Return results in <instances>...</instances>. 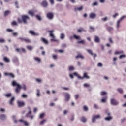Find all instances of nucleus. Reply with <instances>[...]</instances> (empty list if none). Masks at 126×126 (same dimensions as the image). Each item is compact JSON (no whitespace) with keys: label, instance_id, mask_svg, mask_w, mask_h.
Masks as SVG:
<instances>
[{"label":"nucleus","instance_id":"40","mask_svg":"<svg viewBox=\"0 0 126 126\" xmlns=\"http://www.w3.org/2000/svg\"><path fill=\"white\" fill-rule=\"evenodd\" d=\"M46 122H47V120L44 119L40 122V125H44Z\"/></svg>","mask_w":126,"mask_h":126},{"label":"nucleus","instance_id":"10","mask_svg":"<svg viewBox=\"0 0 126 126\" xmlns=\"http://www.w3.org/2000/svg\"><path fill=\"white\" fill-rule=\"evenodd\" d=\"M28 109L29 110V112L26 114V117H27V118H30V116H31V114L32 113L31 111V108H30V107H28Z\"/></svg>","mask_w":126,"mask_h":126},{"label":"nucleus","instance_id":"8","mask_svg":"<svg viewBox=\"0 0 126 126\" xmlns=\"http://www.w3.org/2000/svg\"><path fill=\"white\" fill-rule=\"evenodd\" d=\"M16 52H17L18 53H21V52H23V53H26V50L23 48H17L16 49Z\"/></svg>","mask_w":126,"mask_h":126},{"label":"nucleus","instance_id":"34","mask_svg":"<svg viewBox=\"0 0 126 126\" xmlns=\"http://www.w3.org/2000/svg\"><path fill=\"white\" fill-rule=\"evenodd\" d=\"M77 44H83V45H84L85 44V41L84 40L77 41Z\"/></svg>","mask_w":126,"mask_h":126},{"label":"nucleus","instance_id":"29","mask_svg":"<svg viewBox=\"0 0 126 126\" xmlns=\"http://www.w3.org/2000/svg\"><path fill=\"white\" fill-rule=\"evenodd\" d=\"M94 41H95V43H99L100 42V38H99V37H98L97 36H95Z\"/></svg>","mask_w":126,"mask_h":126},{"label":"nucleus","instance_id":"33","mask_svg":"<svg viewBox=\"0 0 126 126\" xmlns=\"http://www.w3.org/2000/svg\"><path fill=\"white\" fill-rule=\"evenodd\" d=\"M73 37H74V39H75L76 40H80V39H81L80 36H79L78 35H74Z\"/></svg>","mask_w":126,"mask_h":126},{"label":"nucleus","instance_id":"57","mask_svg":"<svg viewBox=\"0 0 126 126\" xmlns=\"http://www.w3.org/2000/svg\"><path fill=\"white\" fill-rule=\"evenodd\" d=\"M119 15V14L118 13H116L114 15H113V18H116V16H118Z\"/></svg>","mask_w":126,"mask_h":126},{"label":"nucleus","instance_id":"31","mask_svg":"<svg viewBox=\"0 0 126 126\" xmlns=\"http://www.w3.org/2000/svg\"><path fill=\"white\" fill-rule=\"evenodd\" d=\"M3 60L4 61V62H5L6 63H9V62H10V60H9V59H8L7 57H4L3 58Z\"/></svg>","mask_w":126,"mask_h":126},{"label":"nucleus","instance_id":"12","mask_svg":"<svg viewBox=\"0 0 126 126\" xmlns=\"http://www.w3.org/2000/svg\"><path fill=\"white\" fill-rule=\"evenodd\" d=\"M65 100L66 102H68V101H69V100L70 99V95H69V94L66 93L65 95Z\"/></svg>","mask_w":126,"mask_h":126},{"label":"nucleus","instance_id":"55","mask_svg":"<svg viewBox=\"0 0 126 126\" xmlns=\"http://www.w3.org/2000/svg\"><path fill=\"white\" fill-rule=\"evenodd\" d=\"M40 91L37 90V97H40Z\"/></svg>","mask_w":126,"mask_h":126},{"label":"nucleus","instance_id":"53","mask_svg":"<svg viewBox=\"0 0 126 126\" xmlns=\"http://www.w3.org/2000/svg\"><path fill=\"white\" fill-rule=\"evenodd\" d=\"M84 31V30L83 28H80L78 30V32H82Z\"/></svg>","mask_w":126,"mask_h":126},{"label":"nucleus","instance_id":"56","mask_svg":"<svg viewBox=\"0 0 126 126\" xmlns=\"http://www.w3.org/2000/svg\"><path fill=\"white\" fill-rule=\"evenodd\" d=\"M49 1L51 4H54V3H55V1H54V0H49Z\"/></svg>","mask_w":126,"mask_h":126},{"label":"nucleus","instance_id":"19","mask_svg":"<svg viewBox=\"0 0 126 126\" xmlns=\"http://www.w3.org/2000/svg\"><path fill=\"white\" fill-rule=\"evenodd\" d=\"M14 100H15V99L13 97L9 101V104L11 106H13V102H14Z\"/></svg>","mask_w":126,"mask_h":126},{"label":"nucleus","instance_id":"39","mask_svg":"<svg viewBox=\"0 0 126 126\" xmlns=\"http://www.w3.org/2000/svg\"><path fill=\"white\" fill-rule=\"evenodd\" d=\"M35 61L38 62V63H40L41 62V59L38 57L34 58Z\"/></svg>","mask_w":126,"mask_h":126},{"label":"nucleus","instance_id":"27","mask_svg":"<svg viewBox=\"0 0 126 126\" xmlns=\"http://www.w3.org/2000/svg\"><path fill=\"white\" fill-rule=\"evenodd\" d=\"M0 119L1 120H5V119H6V116H5L4 114H2L0 115Z\"/></svg>","mask_w":126,"mask_h":126},{"label":"nucleus","instance_id":"21","mask_svg":"<svg viewBox=\"0 0 126 126\" xmlns=\"http://www.w3.org/2000/svg\"><path fill=\"white\" fill-rule=\"evenodd\" d=\"M90 18H92V19H94V18H96V14L92 13L90 14Z\"/></svg>","mask_w":126,"mask_h":126},{"label":"nucleus","instance_id":"14","mask_svg":"<svg viewBox=\"0 0 126 126\" xmlns=\"http://www.w3.org/2000/svg\"><path fill=\"white\" fill-rule=\"evenodd\" d=\"M125 17H126V16H123L122 17H121L120 19L118 21L117 24V28H119V27H120V23H121V21H122V20L125 18Z\"/></svg>","mask_w":126,"mask_h":126},{"label":"nucleus","instance_id":"18","mask_svg":"<svg viewBox=\"0 0 126 126\" xmlns=\"http://www.w3.org/2000/svg\"><path fill=\"white\" fill-rule=\"evenodd\" d=\"M41 5H42L43 7H47V6H48V2L47 1H43L41 3Z\"/></svg>","mask_w":126,"mask_h":126},{"label":"nucleus","instance_id":"32","mask_svg":"<svg viewBox=\"0 0 126 126\" xmlns=\"http://www.w3.org/2000/svg\"><path fill=\"white\" fill-rule=\"evenodd\" d=\"M11 25H12V26H17V22H16V21H13L11 22Z\"/></svg>","mask_w":126,"mask_h":126},{"label":"nucleus","instance_id":"20","mask_svg":"<svg viewBox=\"0 0 126 126\" xmlns=\"http://www.w3.org/2000/svg\"><path fill=\"white\" fill-rule=\"evenodd\" d=\"M107 99H108L107 96H105L104 97H102L101 100V103H106V102H107Z\"/></svg>","mask_w":126,"mask_h":126},{"label":"nucleus","instance_id":"13","mask_svg":"<svg viewBox=\"0 0 126 126\" xmlns=\"http://www.w3.org/2000/svg\"><path fill=\"white\" fill-rule=\"evenodd\" d=\"M110 115H111V113H108L107 114V116H109L105 118V121H111V120L113 119V117L112 116H110Z\"/></svg>","mask_w":126,"mask_h":126},{"label":"nucleus","instance_id":"26","mask_svg":"<svg viewBox=\"0 0 126 126\" xmlns=\"http://www.w3.org/2000/svg\"><path fill=\"white\" fill-rule=\"evenodd\" d=\"M10 11L7 10V11L4 12V15L5 17H6V16H7V15L10 14Z\"/></svg>","mask_w":126,"mask_h":126},{"label":"nucleus","instance_id":"44","mask_svg":"<svg viewBox=\"0 0 126 126\" xmlns=\"http://www.w3.org/2000/svg\"><path fill=\"white\" fill-rule=\"evenodd\" d=\"M53 57V59H54V60H57L58 59V56L56 55L53 54L52 55Z\"/></svg>","mask_w":126,"mask_h":126},{"label":"nucleus","instance_id":"16","mask_svg":"<svg viewBox=\"0 0 126 126\" xmlns=\"http://www.w3.org/2000/svg\"><path fill=\"white\" fill-rule=\"evenodd\" d=\"M19 122H21V123H23L24 126H29V123L28 122L24 121L22 119L19 120Z\"/></svg>","mask_w":126,"mask_h":126},{"label":"nucleus","instance_id":"49","mask_svg":"<svg viewBox=\"0 0 126 126\" xmlns=\"http://www.w3.org/2000/svg\"><path fill=\"white\" fill-rule=\"evenodd\" d=\"M36 17L37 19H38V20L40 21L42 20V18H41V16H39V15H36Z\"/></svg>","mask_w":126,"mask_h":126},{"label":"nucleus","instance_id":"4","mask_svg":"<svg viewBox=\"0 0 126 126\" xmlns=\"http://www.w3.org/2000/svg\"><path fill=\"white\" fill-rule=\"evenodd\" d=\"M50 36L51 37V42H59V40L56 39L55 35L53 34V32H51L50 33Z\"/></svg>","mask_w":126,"mask_h":126},{"label":"nucleus","instance_id":"58","mask_svg":"<svg viewBox=\"0 0 126 126\" xmlns=\"http://www.w3.org/2000/svg\"><path fill=\"white\" fill-rule=\"evenodd\" d=\"M6 31H8V32H13V30H12V29H7L6 30Z\"/></svg>","mask_w":126,"mask_h":126},{"label":"nucleus","instance_id":"41","mask_svg":"<svg viewBox=\"0 0 126 126\" xmlns=\"http://www.w3.org/2000/svg\"><path fill=\"white\" fill-rule=\"evenodd\" d=\"M117 91H118V92H119V93L121 94H123V90L121 88H118L117 89Z\"/></svg>","mask_w":126,"mask_h":126},{"label":"nucleus","instance_id":"59","mask_svg":"<svg viewBox=\"0 0 126 126\" xmlns=\"http://www.w3.org/2000/svg\"><path fill=\"white\" fill-rule=\"evenodd\" d=\"M109 42H110L111 44H113V40L112 39V38H109Z\"/></svg>","mask_w":126,"mask_h":126},{"label":"nucleus","instance_id":"48","mask_svg":"<svg viewBox=\"0 0 126 126\" xmlns=\"http://www.w3.org/2000/svg\"><path fill=\"white\" fill-rule=\"evenodd\" d=\"M61 39H62V40L64 39V34L63 33H62L61 34V36H60Z\"/></svg>","mask_w":126,"mask_h":126},{"label":"nucleus","instance_id":"64","mask_svg":"<svg viewBox=\"0 0 126 126\" xmlns=\"http://www.w3.org/2000/svg\"><path fill=\"white\" fill-rule=\"evenodd\" d=\"M36 81H37V82H41L42 81L40 79H36Z\"/></svg>","mask_w":126,"mask_h":126},{"label":"nucleus","instance_id":"54","mask_svg":"<svg viewBox=\"0 0 126 126\" xmlns=\"http://www.w3.org/2000/svg\"><path fill=\"white\" fill-rule=\"evenodd\" d=\"M15 5H16V7H17V8H19V6H18V2L16 1V2H15Z\"/></svg>","mask_w":126,"mask_h":126},{"label":"nucleus","instance_id":"43","mask_svg":"<svg viewBox=\"0 0 126 126\" xmlns=\"http://www.w3.org/2000/svg\"><path fill=\"white\" fill-rule=\"evenodd\" d=\"M44 117H45V114L42 113L40 115L39 118L43 119V118H44Z\"/></svg>","mask_w":126,"mask_h":126},{"label":"nucleus","instance_id":"62","mask_svg":"<svg viewBox=\"0 0 126 126\" xmlns=\"http://www.w3.org/2000/svg\"><path fill=\"white\" fill-rule=\"evenodd\" d=\"M62 88H63V90H69V88L63 87Z\"/></svg>","mask_w":126,"mask_h":126},{"label":"nucleus","instance_id":"1","mask_svg":"<svg viewBox=\"0 0 126 126\" xmlns=\"http://www.w3.org/2000/svg\"><path fill=\"white\" fill-rule=\"evenodd\" d=\"M12 85L13 86H17L15 89L16 93H19L20 92V89H23V90H26V86L25 85H23L21 86L19 84L17 83L15 81H13L12 83Z\"/></svg>","mask_w":126,"mask_h":126},{"label":"nucleus","instance_id":"60","mask_svg":"<svg viewBox=\"0 0 126 126\" xmlns=\"http://www.w3.org/2000/svg\"><path fill=\"white\" fill-rule=\"evenodd\" d=\"M0 43H4V39L0 38Z\"/></svg>","mask_w":126,"mask_h":126},{"label":"nucleus","instance_id":"46","mask_svg":"<svg viewBox=\"0 0 126 126\" xmlns=\"http://www.w3.org/2000/svg\"><path fill=\"white\" fill-rule=\"evenodd\" d=\"M107 30H108V31H109V32L113 31V28H112L111 27H108L107 28Z\"/></svg>","mask_w":126,"mask_h":126},{"label":"nucleus","instance_id":"38","mask_svg":"<svg viewBox=\"0 0 126 126\" xmlns=\"http://www.w3.org/2000/svg\"><path fill=\"white\" fill-rule=\"evenodd\" d=\"M83 109L85 112H87V111H88V107H87V106L86 105L83 106Z\"/></svg>","mask_w":126,"mask_h":126},{"label":"nucleus","instance_id":"50","mask_svg":"<svg viewBox=\"0 0 126 126\" xmlns=\"http://www.w3.org/2000/svg\"><path fill=\"white\" fill-rule=\"evenodd\" d=\"M22 98H27V95L25 94H23L22 95Z\"/></svg>","mask_w":126,"mask_h":126},{"label":"nucleus","instance_id":"6","mask_svg":"<svg viewBox=\"0 0 126 126\" xmlns=\"http://www.w3.org/2000/svg\"><path fill=\"white\" fill-rule=\"evenodd\" d=\"M87 52H88V53L89 54H90V55H91V56H93L94 59H95V58L96 57H97V54H93V52H92V50L91 49H87Z\"/></svg>","mask_w":126,"mask_h":126},{"label":"nucleus","instance_id":"61","mask_svg":"<svg viewBox=\"0 0 126 126\" xmlns=\"http://www.w3.org/2000/svg\"><path fill=\"white\" fill-rule=\"evenodd\" d=\"M90 29H91V30H92V31H94V30H95V29H94V27H93V26H90Z\"/></svg>","mask_w":126,"mask_h":126},{"label":"nucleus","instance_id":"22","mask_svg":"<svg viewBox=\"0 0 126 126\" xmlns=\"http://www.w3.org/2000/svg\"><path fill=\"white\" fill-rule=\"evenodd\" d=\"M83 77V79L84 78H86V79H89V78H90L89 76H88V75H87V73H84L83 77Z\"/></svg>","mask_w":126,"mask_h":126},{"label":"nucleus","instance_id":"28","mask_svg":"<svg viewBox=\"0 0 126 126\" xmlns=\"http://www.w3.org/2000/svg\"><path fill=\"white\" fill-rule=\"evenodd\" d=\"M27 49H28V50H29V51H32V50H33V46L31 45H27Z\"/></svg>","mask_w":126,"mask_h":126},{"label":"nucleus","instance_id":"7","mask_svg":"<svg viewBox=\"0 0 126 126\" xmlns=\"http://www.w3.org/2000/svg\"><path fill=\"white\" fill-rule=\"evenodd\" d=\"M17 104L19 108H22V107H24V106H25V103H24V101H18Z\"/></svg>","mask_w":126,"mask_h":126},{"label":"nucleus","instance_id":"52","mask_svg":"<svg viewBox=\"0 0 126 126\" xmlns=\"http://www.w3.org/2000/svg\"><path fill=\"white\" fill-rule=\"evenodd\" d=\"M69 70L70 71H72V70H74V67L73 66H70L69 67Z\"/></svg>","mask_w":126,"mask_h":126},{"label":"nucleus","instance_id":"42","mask_svg":"<svg viewBox=\"0 0 126 126\" xmlns=\"http://www.w3.org/2000/svg\"><path fill=\"white\" fill-rule=\"evenodd\" d=\"M107 93L106 92H101L100 93V95L101 96H104V95H106Z\"/></svg>","mask_w":126,"mask_h":126},{"label":"nucleus","instance_id":"15","mask_svg":"<svg viewBox=\"0 0 126 126\" xmlns=\"http://www.w3.org/2000/svg\"><path fill=\"white\" fill-rule=\"evenodd\" d=\"M41 41H42V43H44V44H45V45H48V44H49V41H48V40L44 38H41Z\"/></svg>","mask_w":126,"mask_h":126},{"label":"nucleus","instance_id":"3","mask_svg":"<svg viewBox=\"0 0 126 126\" xmlns=\"http://www.w3.org/2000/svg\"><path fill=\"white\" fill-rule=\"evenodd\" d=\"M19 40H20L21 42H25V43H31V40L27 38L19 37Z\"/></svg>","mask_w":126,"mask_h":126},{"label":"nucleus","instance_id":"30","mask_svg":"<svg viewBox=\"0 0 126 126\" xmlns=\"http://www.w3.org/2000/svg\"><path fill=\"white\" fill-rule=\"evenodd\" d=\"M73 75H75V76H77V77H78V78H79V79H83V77H82L79 76L78 74H77V73H75V72L74 73H73Z\"/></svg>","mask_w":126,"mask_h":126},{"label":"nucleus","instance_id":"5","mask_svg":"<svg viewBox=\"0 0 126 126\" xmlns=\"http://www.w3.org/2000/svg\"><path fill=\"white\" fill-rule=\"evenodd\" d=\"M100 118L101 116L100 115H93L92 119V123H95L97 119H100Z\"/></svg>","mask_w":126,"mask_h":126},{"label":"nucleus","instance_id":"9","mask_svg":"<svg viewBox=\"0 0 126 126\" xmlns=\"http://www.w3.org/2000/svg\"><path fill=\"white\" fill-rule=\"evenodd\" d=\"M111 104L113 106H117V105L119 104V102H118L116 99L112 98L111 99Z\"/></svg>","mask_w":126,"mask_h":126},{"label":"nucleus","instance_id":"45","mask_svg":"<svg viewBox=\"0 0 126 126\" xmlns=\"http://www.w3.org/2000/svg\"><path fill=\"white\" fill-rule=\"evenodd\" d=\"M84 87H87L88 88L90 87V85H89V84L87 83H85L84 84Z\"/></svg>","mask_w":126,"mask_h":126},{"label":"nucleus","instance_id":"2","mask_svg":"<svg viewBox=\"0 0 126 126\" xmlns=\"http://www.w3.org/2000/svg\"><path fill=\"white\" fill-rule=\"evenodd\" d=\"M30 19V18L27 15H23L22 16V19L18 18V21L19 23H22L23 22L25 24L27 23V20Z\"/></svg>","mask_w":126,"mask_h":126},{"label":"nucleus","instance_id":"25","mask_svg":"<svg viewBox=\"0 0 126 126\" xmlns=\"http://www.w3.org/2000/svg\"><path fill=\"white\" fill-rule=\"evenodd\" d=\"M5 75H9V76L12 77V78H14L15 77L14 75L12 73H5Z\"/></svg>","mask_w":126,"mask_h":126},{"label":"nucleus","instance_id":"17","mask_svg":"<svg viewBox=\"0 0 126 126\" xmlns=\"http://www.w3.org/2000/svg\"><path fill=\"white\" fill-rule=\"evenodd\" d=\"M83 9V6H81L78 8H75L74 9L75 11H81Z\"/></svg>","mask_w":126,"mask_h":126},{"label":"nucleus","instance_id":"47","mask_svg":"<svg viewBox=\"0 0 126 126\" xmlns=\"http://www.w3.org/2000/svg\"><path fill=\"white\" fill-rule=\"evenodd\" d=\"M10 96H11V93L6 94H5V96L7 97V98H9V97H10Z\"/></svg>","mask_w":126,"mask_h":126},{"label":"nucleus","instance_id":"11","mask_svg":"<svg viewBox=\"0 0 126 126\" xmlns=\"http://www.w3.org/2000/svg\"><path fill=\"white\" fill-rule=\"evenodd\" d=\"M47 17L49 18V19H53V18H54V14L49 12L47 14Z\"/></svg>","mask_w":126,"mask_h":126},{"label":"nucleus","instance_id":"35","mask_svg":"<svg viewBox=\"0 0 126 126\" xmlns=\"http://www.w3.org/2000/svg\"><path fill=\"white\" fill-rule=\"evenodd\" d=\"M123 53H124V52L123 51H116L115 53V55H121Z\"/></svg>","mask_w":126,"mask_h":126},{"label":"nucleus","instance_id":"51","mask_svg":"<svg viewBox=\"0 0 126 126\" xmlns=\"http://www.w3.org/2000/svg\"><path fill=\"white\" fill-rule=\"evenodd\" d=\"M123 58H126V55H120L119 57V59H123Z\"/></svg>","mask_w":126,"mask_h":126},{"label":"nucleus","instance_id":"63","mask_svg":"<svg viewBox=\"0 0 126 126\" xmlns=\"http://www.w3.org/2000/svg\"><path fill=\"white\" fill-rule=\"evenodd\" d=\"M93 6H95V5H98V3L97 2H95L94 3H93Z\"/></svg>","mask_w":126,"mask_h":126},{"label":"nucleus","instance_id":"24","mask_svg":"<svg viewBox=\"0 0 126 126\" xmlns=\"http://www.w3.org/2000/svg\"><path fill=\"white\" fill-rule=\"evenodd\" d=\"M87 121V119L85 117H82L81 118V122H82V123H85Z\"/></svg>","mask_w":126,"mask_h":126},{"label":"nucleus","instance_id":"37","mask_svg":"<svg viewBox=\"0 0 126 126\" xmlns=\"http://www.w3.org/2000/svg\"><path fill=\"white\" fill-rule=\"evenodd\" d=\"M30 33L31 34V35H32V36H37V35H38L35 32H30Z\"/></svg>","mask_w":126,"mask_h":126},{"label":"nucleus","instance_id":"23","mask_svg":"<svg viewBox=\"0 0 126 126\" xmlns=\"http://www.w3.org/2000/svg\"><path fill=\"white\" fill-rule=\"evenodd\" d=\"M76 59H82V60H83V59H84V57H83V56H82V55L81 54H79L77 56L75 57Z\"/></svg>","mask_w":126,"mask_h":126},{"label":"nucleus","instance_id":"36","mask_svg":"<svg viewBox=\"0 0 126 126\" xmlns=\"http://www.w3.org/2000/svg\"><path fill=\"white\" fill-rule=\"evenodd\" d=\"M29 14H30V15H31V16H34V12H33V11H29L28 12Z\"/></svg>","mask_w":126,"mask_h":126}]
</instances>
